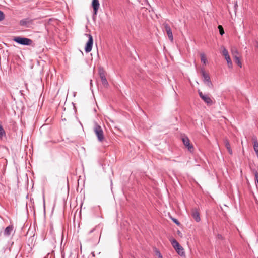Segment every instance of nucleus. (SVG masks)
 I'll return each instance as SVG.
<instances>
[{
  "label": "nucleus",
  "mask_w": 258,
  "mask_h": 258,
  "mask_svg": "<svg viewBox=\"0 0 258 258\" xmlns=\"http://www.w3.org/2000/svg\"><path fill=\"white\" fill-rule=\"evenodd\" d=\"M13 41L17 43L22 45H31L32 43V40L29 38L22 37H15L13 39Z\"/></svg>",
  "instance_id": "obj_1"
},
{
  "label": "nucleus",
  "mask_w": 258,
  "mask_h": 258,
  "mask_svg": "<svg viewBox=\"0 0 258 258\" xmlns=\"http://www.w3.org/2000/svg\"><path fill=\"white\" fill-rule=\"evenodd\" d=\"M94 132L95 133L98 141L100 142H102L104 139L103 131L101 127L97 123L95 124Z\"/></svg>",
  "instance_id": "obj_2"
},
{
  "label": "nucleus",
  "mask_w": 258,
  "mask_h": 258,
  "mask_svg": "<svg viewBox=\"0 0 258 258\" xmlns=\"http://www.w3.org/2000/svg\"><path fill=\"white\" fill-rule=\"evenodd\" d=\"M85 35L88 37V40L86 44L85 51L86 53H88L92 50L93 44V39L92 36L90 34H86Z\"/></svg>",
  "instance_id": "obj_3"
},
{
  "label": "nucleus",
  "mask_w": 258,
  "mask_h": 258,
  "mask_svg": "<svg viewBox=\"0 0 258 258\" xmlns=\"http://www.w3.org/2000/svg\"><path fill=\"white\" fill-rule=\"evenodd\" d=\"M201 73L202 75V77L204 78V83L207 85L209 87H212L213 86V84L212 83V82L210 80V78L209 77V75L206 73L204 69H201Z\"/></svg>",
  "instance_id": "obj_4"
},
{
  "label": "nucleus",
  "mask_w": 258,
  "mask_h": 258,
  "mask_svg": "<svg viewBox=\"0 0 258 258\" xmlns=\"http://www.w3.org/2000/svg\"><path fill=\"white\" fill-rule=\"evenodd\" d=\"M198 93L201 98L207 104V105L211 106L213 104V101L208 95L203 94L200 90L198 91Z\"/></svg>",
  "instance_id": "obj_5"
},
{
  "label": "nucleus",
  "mask_w": 258,
  "mask_h": 258,
  "mask_svg": "<svg viewBox=\"0 0 258 258\" xmlns=\"http://www.w3.org/2000/svg\"><path fill=\"white\" fill-rule=\"evenodd\" d=\"M182 140L184 145L188 149L190 152H192L194 150V146L190 143V141L187 136H184L182 138Z\"/></svg>",
  "instance_id": "obj_6"
},
{
  "label": "nucleus",
  "mask_w": 258,
  "mask_h": 258,
  "mask_svg": "<svg viewBox=\"0 0 258 258\" xmlns=\"http://www.w3.org/2000/svg\"><path fill=\"white\" fill-rule=\"evenodd\" d=\"M163 30L166 32L167 35L168 37V38L171 40L173 41V37L172 35V32L171 31V29L170 28V27L169 25L167 23H164L163 24Z\"/></svg>",
  "instance_id": "obj_7"
},
{
  "label": "nucleus",
  "mask_w": 258,
  "mask_h": 258,
  "mask_svg": "<svg viewBox=\"0 0 258 258\" xmlns=\"http://www.w3.org/2000/svg\"><path fill=\"white\" fill-rule=\"evenodd\" d=\"M222 54L225 56V58L227 61L228 67L230 68H232L233 64L232 62L230 59V56L228 53V51L225 48H223L222 50Z\"/></svg>",
  "instance_id": "obj_8"
},
{
  "label": "nucleus",
  "mask_w": 258,
  "mask_h": 258,
  "mask_svg": "<svg viewBox=\"0 0 258 258\" xmlns=\"http://www.w3.org/2000/svg\"><path fill=\"white\" fill-rule=\"evenodd\" d=\"M33 24V20L30 18H25L20 21V25L27 28H30Z\"/></svg>",
  "instance_id": "obj_9"
},
{
  "label": "nucleus",
  "mask_w": 258,
  "mask_h": 258,
  "mask_svg": "<svg viewBox=\"0 0 258 258\" xmlns=\"http://www.w3.org/2000/svg\"><path fill=\"white\" fill-rule=\"evenodd\" d=\"M15 232L14 226L13 225H10L7 226L4 231V235L6 237L10 236L11 234Z\"/></svg>",
  "instance_id": "obj_10"
},
{
  "label": "nucleus",
  "mask_w": 258,
  "mask_h": 258,
  "mask_svg": "<svg viewBox=\"0 0 258 258\" xmlns=\"http://www.w3.org/2000/svg\"><path fill=\"white\" fill-rule=\"evenodd\" d=\"M99 76L101 80L102 84L104 86H107L108 84V81L105 77L104 72L103 70H99Z\"/></svg>",
  "instance_id": "obj_11"
},
{
  "label": "nucleus",
  "mask_w": 258,
  "mask_h": 258,
  "mask_svg": "<svg viewBox=\"0 0 258 258\" xmlns=\"http://www.w3.org/2000/svg\"><path fill=\"white\" fill-rule=\"evenodd\" d=\"M99 2L98 0H93L92 2V6L93 8V13L94 15H96L98 10L99 8Z\"/></svg>",
  "instance_id": "obj_12"
},
{
  "label": "nucleus",
  "mask_w": 258,
  "mask_h": 258,
  "mask_svg": "<svg viewBox=\"0 0 258 258\" xmlns=\"http://www.w3.org/2000/svg\"><path fill=\"white\" fill-rule=\"evenodd\" d=\"M224 143L225 146L229 154L232 155V154H233L232 150L231 148L230 143L227 139L225 138L224 139Z\"/></svg>",
  "instance_id": "obj_13"
},
{
  "label": "nucleus",
  "mask_w": 258,
  "mask_h": 258,
  "mask_svg": "<svg viewBox=\"0 0 258 258\" xmlns=\"http://www.w3.org/2000/svg\"><path fill=\"white\" fill-rule=\"evenodd\" d=\"M192 216L196 222H199L201 220L200 214L197 210H193L192 211Z\"/></svg>",
  "instance_id": "obj_14"
},
{
  "label": "nucleus",
  "mask_w": 258,
  "mask_h": 258,
  "mask_svg": "<svg viewBox=\"0 0 258 258\" xmlns=\"http://www.w3.org/2000/svg\"><path fill=\"white\" fill-rule=\"evenodd\" d=\"M234 59L235 62L240 68L242 67V63L241 62L240 57L237 55H234Z\"/></svg>",
  "instance_id": "obj_15"
},
{
  "label": "nucleus",
  "mask_w": 258,
  "mask_h": 258,
  "mask_svg": "<svg viewBox=\"0 0 258 258\" xmlns=\"http://www.w3.org/2000/svg\"><path fill=\"white\" fill-rule=\"evenodd\" d=\"M171 243L174 249L177 247H181V245L179 244L177 240L174 239L171 240Z\"/></svg>",
  "instance_id": "obj_16"
},
{
  "label": "nucleus",
  "mask_w": 258,
  "mask_h": 258,
  "mask_svg": "<svg viewBox=\"0 0 258 258\" xmlns=\"http://www.w3.org/2000/svg\"><path fill=\"white\" fill-rule=\"evenodd\" d=\"M177 252L178 253L179 255L180 256H182L184 255V249L182 248V247L181 246V247H177L175 249Z\"/></svg>",
  "instance_id": "obj_17"
},
{
  "label": "nucleus",
  "mask_w": 258,
  "mask_h": 258,
  "mask_svg": "<svg viewBox=\"0 0 258 258\" xmlns=\"http://www.w3.org/2000/svg\"><path fill=\"white\" fill-rule=\"evenodd\" d=\"M200 57L201 61L204 64H206L207 63V59L206 58V56L204 53L200 54Z\"/></svg>",
  "instance_id": "obj_18"
},
{
  "label": "nucleus",
  "mask_w": 258,
  "mask_h": 258,
  "mask_svg": "<svg viewBox=\"0 0 258 258\" xmlns=\"http://www.w3.org/2000/svg\"><path fill=\"white\" fill-rule=\"evenodd\" d=\"M6 136L5 131H4L2 125L0 124V138Z\"/></svg>",
  "instance_id": "obj_19"
},
{
  "label": "nucleus",
  "mask_w": 258,
  "mask_h": 258,
  "mask_svg": "<svg viewBox=\"0 0 258 258\" xmlns=\"http://www.w3.org/2000/svg\"><path fill=\"white\" fill-rule=\"evenodd\" d=\"M255 177V182L257 188L258 189V171H255L254 172Z\"/></svg>",
  "instance_id": "obj_20"
},
{
  "label": "nucleus",
  "mask_w": 258,
  "mask_h": 258,
  "mask_svg": "<svg viewBox=\"0 0 258 258\" xmlns=\"http://www.w3.org/2000/svg\"><path fill=\"white\" fill-rule=\"evenodd\" d=\"M218 29L219 30L220 34L222 36L224 34V31L223 27L221 25H219L218 26Z\"/></svg>",
  "instance_id": "obj_21"
},
{
  "label": "nucleus",
  "mask_w": 258,
  "mask_h": 258,
  "mask_svg": "<svg viewBox=\"0 0 258 258\" xmlns=\"http://www.w3.org/2000/svg\"><path fill=\"white\" fill-rule=\"evenodd\" d=\"M231 52H232V55H233V57H234V55H237L238 56V51L237 50V49L236 48H232V50H231Z\"/></svg>",
  "instance_id": "obj_22"
},
{
  "label": "nucleus",
  "mask_w": 258,
  "mask_h": 258,
  "mask_svg": "<svg viewBox=\"0 0 258 258\" xmlns=\"http://www.w3.org/2000/svg\"><path fill=\"white\" fill-rule=\"evenodd\" d=\"M253 149L258 157V143L253 144Z\"/></svg>",
  "instance_id": "obj_23"
},
{
  "label": "nucleus",
  "mask_w": 258,
  "mask_h": 258,
  "mask_svg": "<svg viewBox=\"0 0 258 258\" xmlns=\"http://www.w3.org/2000/svg\"><path fill=\"white\" fill-rule=\"evenodd\" d=\"M156 255L158 257V258H163V256L160 253V252L157 249L155 250Z\"/></svg>",
  "instance_id": "obj_24"
},
{
  "label": "nucleus",
  "mask_w": 258,
  "mask_h": 258,
  "mask_svg": "<svg viewBox=\"0 0 258 258\" xmlns=\"http://www.w3.org/2000/svg\"><path fill=\"white\" fill-rule=\"evenodd\" d=\"M252 140L253 142V144L258 143V141L256 136H253L252 137Z\"/></svg>",
  "instance_id": "obj_25"
},
{
  "label": "nucleus",
  "mask_w": 258,
  "mask_h": 258,
  "mask_svg": "<svg viewBox=\"0 0 258 258\" xmlns=\"http://www.w3.org/2000/svg\"><path fill=\"white\" fill-rule=\"evenodd\" d=\"M5 19V15L4 13L0 10V22Z\"/></svg>",
  "instance_id": "obj_26"
},
{
  "label": "nucleus",
  "mask_w": 258,
  "mask_h": 258,
  "mask_svg": "<svg viewBox=\"0 0 258 258\" xmlns=\"http://www.w3.org/2000/svg\"><path fill=\"white\" fill-rule=\"evenodd\" d=\"M173 221L176 223L177 224V225H179V222H178V221L176 219H173Z\"/></svg>",
  "instance_id": "obj_27"
},
{
  "label": "nucleus",
  "mask_w": 258,
  "mask_h": 258,
  "mask_svg": "<svg viewBox=\"0 0 258 258\" xmlns=\"http://www.w3.org/2000/svg\"><path fill=\"white\" fill-rule=\"evenodd\" d=\"M95 230H96L95 228H93L92 230H91L90 231V232H89V234H91V233H92L94 232Z\"/></svg>",
  "instance_id": "obj_28"
},
{
  "label": "nucleus",
  "mask_w": 258,
  "mask_h": 258,
  "mask_svg": "<svg viewBox=\"0 0 258 258\" xmlns=\"http://www.w3.org/2000/svg\"><path fill=\"white\" fill-rule=\"evenodd\" d=\"M217 236H218V238H219V239L222 238V235H220V234H218Z\"/></svg>",
  "instance_id": "obj_29"
},
{
  "label": "nucleus",
  "mask_w": 258,
  "mask_h": 258,
  "mask_svg": "<svg viewBox=\"0 0 258 258\" xmlns=\"http://www.w3.org/2000/svg\"><path fill=\"white\" fill-rule=\"evenodd\" d=\"M256 47L258 48V42H256Z\"/></svg>",
  "instance_id": "obj_30"
}]
</instances>
